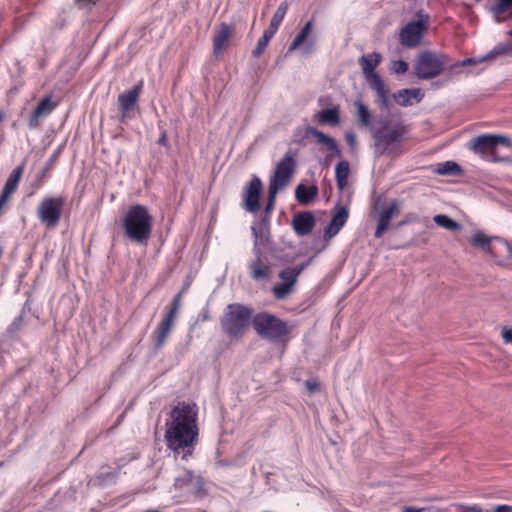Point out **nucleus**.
<instances>
[{"mask_svg":"<svg viewBox=\"0 0 512 512\" xmlns=\"http://www.w3.org/2000/svg\"><path fill=\"white\" fill-rule=\"evenodd\" d=\"M316 119L322 125L338 126L341 122L339 106H333L319 111L316 114Z\"/></svg>","mask_w":512,"mask_h":512,"instance_id":"22","label":"nucleus"},{"mask_svg":"<svg viewBox=\"0 0 512 512\" xmlns=\"http://www.w3.org/2000/svg\"><path fill=\"white\" fill-rule=\"evenodd\" d=\"M313 29V20L308 21L304 27L300 30V32L297 34V36L294 38L292 43L289 46V51L296 50L300 45L304 43V41L308 38V36L311 34Z\"/></svg>","mask_w":512,"mask_h":512,"instance_id":"29","label":"nucleus"},{"mask_svg":"<svg viewBox=\"0 0 512 512\" xmlns=\"http://www.w3.org/2000/svg\"><path fill=\"white\" fill-rule=\"evenodd\" d=\"M509 34L512 36V31H510Z\"/></svg>","mask_w":512,"mask_h":512,"instance_id":"57","label":"nucleus"},{"mask_svg":"<svg viewBox=\"0 0 512 512\" xmlns=\"http://www.w3.org/2000/svg\"><path fill=\"white\" fill-rule=\"evenodd\" d=\"M279 190L280 189H277L274 185H273V187L269 186L268 201H267L266 208H265L266 212H270L273 209V206H274V203H275L276 194L278 193Z\"/></svg>","mask_w":512,"mask_h":512,"instance_id":"40","label":"nucleus"},{"mask_svg":"<svg viewBox=\"0 0 512 512\" xmlns=\"http://www.w3.org/2000/svg\"><path fill=\"white\" fill-rule=\"evenodd\" d=\"M433 220L437 225L447 230L455 231L460 228V225L456 221L443 214L434 216Z\"/></svg>","mask_w":512,"mask_h":512,"instance_id":"35","label":"nucleus"},{"mask_svg":"<svg viewBox=\"0 0 512 512\" xmlns=\"http://www.w3.org/2000/svg\"><path fill=\"white\" fill-rule=\"evenodd\" d=\"M182 304V294L174 296L169 306L165 307L162 318L151 334L155 350H161L167 342L175 325L178 311Z\"/></svg>","mask_w":512,"mask_h":512,"instance_id":"4","label":"nucleus"},{"mask_svg":"<svg viewBox=\"0 0 512 512\" xmlns=\"http://www.w3.org/2000/svg\"><path fill=\"white\" fill-rule=\"evenodd\" d=\"M307 265L308 263H302L296 267H287L280 271L279 278L282 282L276 284L272 289L276 299H284L292 292L293 287L297 283L298 276Z\"/></svg>","mask_w":512,"mask_h":512,"instance_id":"12","label":"nucleus"},{"mask_svg":"<svg viewBox=\"0 0 512 512\" xmlns=\"http://www.w3.org/2000/svg\"><path fill=\"white\" fill-rule=\"evenodd\" d=\"M227 309L226 334L237 339L249 330L253 310L241 304H230Z\"/></svg>","mask_w":512,"mask_h":512,"instance_id":"6","label":"nucleus"},{"mask_svg":"<svg viewBox=\"0 0 512 512\" xmlns=\"http://www.w3.org/2000/svg\"><path fill=\"white\" fill-rule=\"evenodd\" d=\"M214 55L218 58L222 56L224 49V24H220L217 27L214 40Z\"/></svg>","mask_w":512,"mask_h":512,"instance_id":"34","label":"nucleus"},{"mask_svg":"<svg viewBox=\"0 0 512 512\" xmlns=\"http://www.w3.org/2000/svg\"><path fill=\"white\" fill-rule=\"evenodd\" d=\"M252 324L257 334L262 338L277 340L288 333L285 322L266 312L255 315Z\"/></svg>","mask_w":512,"mask_h":512,"instance_id":"7","label":"nucleus"},{"mask_svg":"<svg viewBox=\"0 0 512 512\" xmlns=\"http://www.w3.org/2000/svg\"><path fill=\"white\" fill-rule=\"evenodd\" d=\"M21 322H22V317H18L14 320V322L12 323L11 325V328H15V329H18L19 326L21 325Z\"/></svg>","mask_w":512,"mask_h":512,"instance_id":"51","label":"nucleus"},{"mask_svg":"<svg viewBox=\"0 0 512 512\" xmlns=\"http://www.w3.org/2000/svg\"><path fill=\"white\" fill-rule=\"evenodd\" d=\"M56 106L57 103H53L50 96L42 98L29 119V127L37 128L39 126V119L49 115Z\"/></svg>","mask_w":512,"mask_h":512,"instance_id":"19","label":"nucleus"},{"mask_svg":"<svg viewBox=\"0 0 512 512\" xmlns=\"http://www.w3.org/2000/svg\"><path fill=\"white\" fill-rule=\"evenodd\" d=\"M194 475L192 472L187 471L183 476L176 478L174 486L178 489L187 488L190 490V487L193 485Z\"/></svg>","mask_w":512,"mask_h":512,"instance_id":"37","label":"nucleus"},{"mask_svg":"<svg viewBox=\"0 0 512 512\" xmlns=\"http://www.w3.org/2000/svg\"><path fill=\"white\" fill-rule=\"evenodd\" d=\"M348 218V212L345 208H340L332 217L331 222L326 230V235L329 237L335 236L340 229L344 226Z\"/></svg>","mask_w":512,"mask_h":512,"instance_id":"24","label":"nucleus"},{"mask_svg":"<svg viewBox=\"0 0 512 512\" xmlns=\"http://www.w3.org/2000/svg\"><path fill=\"white\" fill-rule=\"evenodd\" d=\"M293 228L297 235H308L315 226V219L311 212L298 213L292 220Z\"/></svg>","mask_w":512,"mask_h":512,"instance_id":"18","label":"nucleus"},{"mask_svg":"<svg viewBox=\"0 0 512 512\" xmlns=\"http://www.w3.org/2000/svg\"><path fill=\"white\" fill-rule=\"evenodd\" d=\"M157 143L161 146L167 145V134L166 131H162L160 138L158 139Z\"/></svg>","mask_w":512,"mask_h":512,"instance_id":"50","label":"nucleus"},{"mask_svg":"<svg viewBox=\"0 0 512 512\" xmlns=\"http://www.w3.org/2000/svg\"><path fill=\"white\" fill-rule=\"evenodd\" d=\"M287 10L288 4L286 2H283L278 6L277 10L275 11L271 19L269 27L266 29L267 32H270L272 35H275L286 15Z\"/></svg>","mask_w":512,"mask_h":512,"instance_id":"28","label":"nucleus"},{"mask_svg":"<svg viewBox=\"0 0 512 512\" xmlns=\"http://www.w3.org/2000/svg\"><path fill=\"white\" fill-rule=\"evenodd\" d=\"M512 6V0H499L493 7L492 12L497 21L502 20V16L505 14L507 9Z\"/></svg>","mask_w":512,"mask_h":512,"instance_id":"36","label":"nucleus"},{"mask_svg":"<svg viewBox=\"0 0 512 512\" xmlns=\"http://www.w3.org/2000/svg\"><path fill=\"white\" fill-rule=\"evenodd\" d=\"M471 242L474 246L481 248L484 252L489 253L494 243V238L488 237L483 232H476Z\"/></svg>","mask_w":512,"mask_h":512,"instance_id":"30","label":"nucleus"},{"mask_svg":"<svg viewBox=\"0 0 512 512\" xmlns=\"http://www.w3.org/2000/svg\"><path fill=\"white\" fill-rule=\"evenodd\" d=\"M424 97V93L419 88L414 89H401L393 94L394 100L403 107L411 106L414 103H419Z\"/></svg>","mask_w":512,"mask_h":512,"instance_id":"21","label":"nucleus"},{"mask_svg":"<svg viewBox=\"0 0 512 512\" xmlns=\"http://www.w3.org/2000/svg\"><path fill=\"white\" fill-rule=\"evenodd\" d=\"M493 512H512V506L509 505H498L494 508Z\"/></svg>","mask_w":512,"mask_h":512,"instance_id":"49","label":"nucleus"},{"mask_svg":"<svg viewBox=\"0 0 512 512\" xmlns=\"http://www.w3.org/2000/svg\"><path fill=\"white\" fill-rule=\"evenodd\" d=\"M44 174H45V171L41 172V173L38 175V177H37V178H38V179H37V180H38V182H37V183H35V184H33V186H34L35 188H39V187L41 186V178L44 176Z\"/></svg>","mask_w":512,"mask_h":512,"instance_id":"52","label":"nucleus"},{"mask_svg":"<svg viewBox=\"0 0 512 512\" xmlns=\"http://www.w3.org/2000/svg\"><path fill=\"white\" fill-rule=\"evenodd\" d=\"M449 65L445 54L424 51L416 59L414 70L419 79H432L439 76Z\"/></svg>","mask_w":512,"mask_h":512,"instance_id":"5","label":"nucleus"},{"mask_svg":"<svg viewBox=\"0 0 512 512\" xmlns=\"http://www.w3.org/2000/svg\"><path fill=\"white\" fill-rule=\"evenodd\" d=\"M143 85V80H140L132 89L119 94L117 100L119 104V121L121 123H125L127 119L134 117L133 111L137 107Z\"/></svg>","mask_w":512,"mask_h":512,"instance_id":"11","label":"nucleus"},{"mask_svg":"<svg viewBox=\"0 0 512 512\" xmlns=\"http://www.w3.org/2000/svg\"><path fill=\"white\" fill-rule=\"evenodd\" d=\"M122 227L130 241L146 245L151 237L153 218L146 206L135 204L130 206L123 216Z\"/></svg>","mask_w":512,"mask_h":512,"instance_id":"2","label":"nucleus"},{"mask_svg":"<svg viewBox=\"0 0 512 512\" xmlns=\"http://www.w3.org/2000/svg\"><path fill=\"white\" fill-rule=\"evenodd\" d=\"M274 35H272L270 32H267L266 30L263 32L262 37L258 40L257 46L253 51V54L258 57L260 56L264 50L266 49L269 41Z\"/></svg>","mask_w":512,"mask_h":512,"instance_id":"38","label":"nucleus"},{"mask_svg":"<svg viewBox=\"0 0 512 512\" xmlns=\"http://www.w3.org/2000/svg\"><path fill=\"white\" fill-rule=\"evenodd\" d=\"M345 138H346V141H347L348 145H349L352 149H354V148H355V146H356V136H355V134H354V133H352V132H347V133L345 134Z\"/></svg>","mask_w":512,"mask_h":512,"instance_id":"46","label":"nucleus"},{"mask_svg":"<svg viewBox=\"0 0 512 512\" xmlns=\"http://www.w3.org/2000/svg\"><path fill=\"white\" fill-rule=\"evenodd\" d=\"M317 194L318 189L315 185L307 187L304 184H299L295 190L296 199L301 204H309L314 200Z\"/></svg>","mask_w":512,"mask_h":512,"instance_id":"26","label":"nucleus"},{"mask_svg":"<svg viewBox=\"0 0 512 512\" xmlns=\"http://www.w3.org/2000/svg\"><path fill=\"white\" fill-rule=\"evenodd\" d=\"M437 512H447L446 510H438Z\"/></svg>","mask_w":512,"mask_h":512,"instance_id":"56","label":"nucleus"},{"mask_svg":"<svg viewBox=\"0 0 512 512\" xmlns=\"http://www.w3.org/2000/svg\"><path fill=\"white\" fill-rule=\"evenodd\" d=\"M485 56H482L480 57L479 59H474V58H468L466 60H464L461 65L462 66H465V65H468V64H476V63H480V62H484V61H490L491 59H483Z\"/></svg>","mask_w":512,"mask_h":512,"instance_id":"47","label":"nucleus"},{"mask_svg":"<svg viewBox=\"0 0 512 512\" xmlns=\"http://www.w3.org/2000/svg\"><path fill=\"white\" fill-rule=\"evenodd\" d=\"M355 117L359 126L369 129L374 128L371 124L372 114L369 108L360 100L355 101Z\"/></svg>","mask_w":512,"mask_h":512,"instance_id":"23","label":"nucleus"},{"mask_svg":"<svg viewBox=\"0 0 512 512\" xmlns=\"http://www.w3.org/2000/svg\"><path fill=\"white\" fill-rule=\"evenodd\" d=\"M371 133L376 141V146L386 151L389 146L401 141L405 134V127L402 124H391L386 121L384 125L379 128H371Z\"/></svg>","mask_w":512,"mask_h":512,"instance_id":"10","label":"nucleus"},{"mask_svg":"<svg viewBox=\"0 0 512 512\" xmlns=\"http://www.w3.org/2000/svg\"><path fill=\"white\" fill-rule=\"evenodd\" d=\"M427 21L419 19L406 24L399 33L400 43L407 48L418 46L423 38L424 32L427 30Z\"/></svg>","mask_w":512,"mask_h":512,"instance_id":"13","label":"nucleus"},{"mask_svg":"<svg viewBox=\"0 0 512 512\" xmlns=\"http://www.w3.org/2000/svg\"><path fill=\"white\" fill-rule=\"evenodd\" d=\"M262 188L261 180L258 177H253L244 196L245 208L249 212H257L259 210Z\"/></svg>","mask_w":512,"mask_h":512,"instance_id":"16","label":"nucleus"},{"mask_svg":"<svg viewBox=\"0 0 512 512\" xmlns=\"http://www.w3.org/2000/svg\"><path fill=\"white\" fill-rule=\"evenodd\" d=\"M399 212L400 205L397 200H392L389 205L380 212L378 225L375 231L376 238H381L383 236L385 231L389 228L391 219L397 216Z\"/></svg>","mask_w":512,"mask_h":512,"instance_id":"17","label":"nucleus"},{"mask_svg":"<svg viewBox=\"0 0 512 512\" xmlns=\"http://www.w3.org/2000/svg\"><path fill=\"white\" fill-rule=\"evenodd\" d=\"M306 131L308 135L316 139L317 143L324 145L330 151V157L341 156V151L334 138L313 127H308Z\"/></svg>","mask_w":512,"mask_h":512,"instance_id":"20","label":"nucleus"},{"mask_svg":"<svg viewBox=\"0 0 512 512\" xmlns=\"http://www.w3.org/2000/svg\"><path fill=\"white\" fill-rule=\"evenodd\" d=\"M65 201L63 196H46L39 203L37 217L46 228H55L59 224Z\"/></svg>","mask_w":512,"mask_h":512,"instance_id":"8","label":"nucleus"},{"mask_svg":"<svg viewBox=\"0 0 512 512\" xmlns=\"http://www.w3.org/2000/svg\"><path fill=\"white\" fill-rule=\"evenodd\" d=\"M305 387L309 393H315L320 390V384L315 379H309L305 381Z\"/></svg>","mask_w":512,"mask_h":512,"instance_id":"41","label":"nucleus"},{"mask_svg":"<svg viewBox=\"0 0 512 512\" xmlns=\"http://www.w3.org/2000/svg\"><path fill=\"white\" fill-rule=\"evenodd\" d=\"M510 139L503 135L483 134L471 139L468 148L485 159H492L498 145L510 146Z\"/></svg>","mask_w":512,"mask_h":512,"instance_id":"9","label":"nucleus"},{"mask_svg":"<svg viewBox=\"0 0 512 512\" xmlns=\"http://www.w3.org/2000/svg\"><path fill=\"white\" fill-rule=\"evenodd\" d=\"M459 507L462 508L463 512H482V509L477 505H474V506L459 505Z\"/></svg>","mask_w":512,"mask_h":512,"instance_id":"48","label":"nucleus"},{"mask_svg":"<svg viewBox=\"0 0 512 512\" xmlns=\"http://www.w3.org/2000/svg\"><path fill=\"white\" fill-rule=\"evenodd\" d=\"M165 442L168 449L183 457L191 455L198 438L195 404L178 403L166 421Z\"/></svg>","mask_w":512,"mask_h":512,"instance_id":"1","label":"nucleus"},{"mask_svg":"<svg viewBox=\"0 0 512 512\" xmlns=\"http://www.w3.org/2000/svg\"><path fill=\"white\" fill-rule=\"evenodd\" d=\"M250 275L255 280H263L269 277L270 267L259 256L249 265Z\"/></svg>","mask_w":512,"mask_h":512,"instance_id":"25","label":"nucleus"},{"mask_svg":"<svg viewBox=\"0 0 512 512\" xmlns=\"http://www.w3.org/2000/svg\"><path fill=\"white\" fill-rule=\"evenodd\" d=\"M252 232H253L254 237H255V246H257L258 245V238H259L258 231H257V229L255 227H252Z\"/></svg>","mask_w":512,"mask_h":512,"instance_id":"53","label":"nucleus"},{"mask_svg":"<svg viewBox=\"0 0 512 512\" xmlns=\"http://www.w3.org/2000/svg\"><path fill=\"white\" fill-rule=\"evenodd\" d=\"M404 512H421L419 509H413V508H405Z\"/></svg>","mask_w":512,"mask_h":512,"instance_id":"54","label":"nucleus"},{"mask_svg":"<svg viewBox=\"0 0 512 512\" xmlns=\"http://www.w3.org/2000/svg\"><path fill=\"white\" fill-rule=\"evenodd\" d=\"M13 195L12 192H7V190H2L0 195V208L2 209L3 206L10 200L11 196Z\"/></svg>","mask_w":512,"mask_h":512,"instance_id":"43","label":"nucleus"},{"mask_svg":"<svg viewBox=\"0 0 512 512\" xmlns=\"http://www.w3.org/2000/svg\"><path fill=\"white\" fill-rule=\"evenodd\" d=\"M349 173L350 166L348 161L342 160L336 165L335 176L339 190H343L347 186Z\"/></svg>","mask_w":512,"mask_h":512,"instance_id":"27","label":"nucleus"},{"mask_svg":"<svg viewBox=\"0 0 512 512\" xmlns=\"http://www.w3.org/2000/svg\"><path fill=\"white\" fill-rule=\"evenodd\" d=\"M497 265L501 267H510L512 260V244L508 241L494 238V243L489 252Z\"/></svg>","mask_w":512,"mask_h":512,"instance_id":"15","label":"nucleus"},{"mask_svg":"<svg viewBox=\"0 0 512 512\" xmlns=\"http://www.w3.org/2000/svg\"><path fill=\"white\" fill-rule=\"evenodd\" d=\"M512 52V41L501 43L495 46L483 59H496L499 56L507 55Z\"/></svg>","mask_w":512,"mask_h":512,"instance_id":"32","label":"nucleus"},{"mask_svg":"<svg viewBox=\"0 0 512 512\" xmlns=\"http://www.w3.org/2000/svg\"><path fill=\"white\" fill-rule=\"evenodd\" d=\"M97 478L100 480V481H106L108 479H112V480H115L117 478V472H107V473H104V472H101Z\"/></svg>","mask_w":512,"mask_h":512,"instance_id":"45","label":"nucleus"},{"mask_svg":"<svg viewBox=\"0 0 512 512\" xmlns=\"http://www.w3.org/2000/svg\"><path fill=\"white\" fill-rule=\"evenodd\" d=\"M501 336L505 343L512 345V328L504 327Z\"/></svg>","mask_w":512,"mask_h":512,"instance_id":"42","label":"nucleus"},{"mask_svg":"<svg viewBox=\"0 0 512 512\" xmlns=\"http://www.w3.org/2000/svg\"><path fill=\"white\" fill-rule=\"evenodd\" d=\"M408 63L404 60H396L391 63V71L395 74H405L408 71Z\"/></svg>","mask_w":512,"mask_h":512,"instance_id":"39","label":"nucleus"},{"mask_svg":"<svg viewBox=\"0 0 512 512\" xmlns=\"http://www.w3.org/2000/svg\"><path fill=\"white\" fill-rule=\"evenodd\" d=\"M23 171H24L23 165L16 167L12 171V173L9 175L3 189L7 190V192L14 193L18 187V184L22 177Z\"/></svg>","mask_w":512,"mask_h":512,"instance_id":"31","label":"nucleus"},{"mask_svg":"<svg viewBox=\"0 0 512 512\" xmlns=\"http://www.w3.org/2000/svg\"><path fill=\"white\" fill-rule=\"evenodd\" d=\"M381 61L382 55L378 52H372L362 55L359 58V65L362 68L365 79L376 93L378 104L380 107L388 109L390 106V90L385 85L379 74L375 72L376 67L381 63Z\"/></svg>","mask_w":512,"mask_h":512,"instance_id":"3","label":"nucleus"},{"mask_svg":"<svg viewBox=\"0 0 512 512\" xmlns=\"http://www.w3.org/2000/svg\"><path fill=\"white\" fill-rule=\"evenodd\" d=\"M435 171L440 175H455L461 172L460 166L453 161L439 163Z\"/></svg>","mask_w":512,"mask_h":512,"instance_id":"33","label":"nucleus"},{"mask_svg":"<svg viewBox=\"0 0 512 512\" xmlns=\"http://www.w3.org/2000/svg\"><path fill=\"white\" fill-rule=\"evenodd\" d=\"M13 195L12 192H7V190H2L0 195V208L2 209L3 206L10 200L11 196Z\"/></svg>","mask_w":512,"mask_h":512,"instance_id":"44","label":"nucleus"},{"mask_svg":"<svg viewBox=\"0 0 512 512\" xmlns=\"http://www.w3.org/2000/svg\"><path fill=\"white\" fill-rule=\"evenodd\" d=\"M3 119V114L0 112V121Z\"/></svg>","mask_w":512,"mask_h":512,"instance_id":"55","label":"nucleus"},{"mask_svg":"<svg viewBox=\"0 0 512 512\" xmlns=\"http://www.w3.org/2000/svg\"><path fill=\"white\" fill-rule=\"evenodd\" d=\"M295 171V161L290 154H286L284 158L276 165L273 176L270 179L269 186L273 185L277 189L284 188L290 181Z\"/></svg>","mask_w":512,"mask_h":512,"instance_id":"14","label":"nucleus"}]
</instances>
